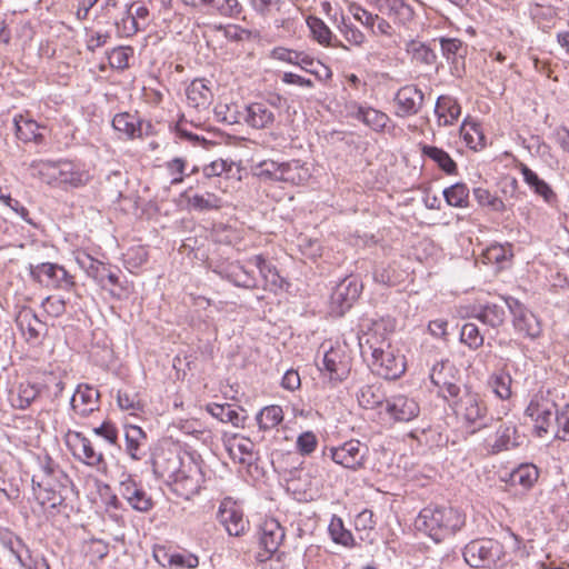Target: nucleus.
<instances>
[{
    "label": "nucleus",
    "instance_id": "nucleus-1",
    "mask_svg": "<svg viewBox=\"0 0 569 569\" xmlns=\"http://www.w3.org/2000/svg\"><path fill=\"white\" fill-rule=\"evenodd\" d=\"M396 329V319L386 316L375 319L368 331L359 338L362 356L370 353L369 367L387 380L400 378L406 371L405 356L391 347L389 336Z\"/></svg>",
    "mask_w": 569,
    "mask_h": 569
},
{
    "label": "nucleus",
    "instance_id": "nucleus-2",
    "mask_svg": "<svg viewBox=\"0 0 569 569\" xmlns=\"http://www.w3.org/2000/svg\"><path fill=\"white\" fill-rule=\"evenodd\" d=\"M416 528L436 542L452 537L465 525V516L448 506H427L416 519Z\"/></svg>",
    "mask_w": 569,
    "mask_h": 569
},
{
    "label": "nucleus",
    "instance_id": "nucleus-3",
    "mask_svg": "<svg viewBox=\"0 0 569 569\" xmlns=\"http://www.w3.org/2000/svg\"><path fill=\"white\" fill-rule=\"evenodd\" d=\"M458 419L470 430V433L488 427L489 417L488 407L481 395L466 388L465 392L449 403Z\"/></svg>",
    "mask_w": 569,
    "mask_h": 569
},
{
    "label": "nucleus",
    "instance_id": "nucleus-4",
    "mask_svg": "<svg viewBox=\"0 0 569 569\" xmlns=\"http://www.w3.org/2000/svg\"><path fill=\"white\" fill-rule=\"evenodd\" d=\"M28 270L31 279L46 288L71 291L76 287L74 276L61 264L53 262L30 263Z\"/></svg>",
    "mask_w": 569,
    "mask_h": 569
},
{
    "label": "nucleus",
    "instance_id": "nucleus-5",
    "mask_svg": "<svg viewBox=\"0 0 569 569\" xmlns=\"http://www.w3.org/2000/svg\"><path fill=\"white\" fill-rule=\"evenodd\" d=\"M204 482V473L200 462L193 457H187L184 467L178 472L177 477L169 480V487L179 497L189 500L199 493Z\"/></svg>",
    "mask_w": 569,
    "mask_h": 569
},
{
    "label": "nucleus",
    "instance_id": "nucleus-6",
    "mask_svg": "<svg viewBox=\"0 0 569 569\" xmlns=\"http://www.w3.org/2000/svg\"><path fill=\"white\" fill-rule=\"evenodd\" d=\"M502 546L492 539L469 542L463 549V559L472 569H490L500 559Z\"/></svg>",
    "mask_w": 569,
    "mask_h": 569
},
{
    "label": "nucleus",
    "instance_id": "nucleus-7",
    "mask_svg": "<svg viewBox=\"0 0 569 569\" xmlns=\"http://www.w3.org/2000/svg\"><path fill=\"white\" fill-rule=\"evenodd\" d=\"M429 377L432 385L439 389V396L446 401H449V398H458L460 395L459 370L450 360L437 361L431 367Z\"/></svg>",
    "mask_w": 569,
    "mask_h": 569
},
{
    "label": "nucleus",
    "instance_id": "nucleus-8",
    "mask_svg": "<svg viewBox=\"0 0 569 569\" xmlns=\"http://www.w3.org/2000/svg\"><path fill=\"white\" fill-rule=\"evenodd\" d=\"M329 455L332 461L345 468L358 470L365 467L369 448L359 440L351 439L339 447H331Z\"/></svg>",
    "mask_w": 569,
    "mask_h": 569
},
{
    "label": "nucleus",
    "instance_id": "nucleus-9",
    "mask_svg": "<svg viewBox=\"0 0 569 569\" xmlns=\"http://www.w3.org/2000/svg\"><path fill=\"white\" fill-rule=\"evenodd\" d=\"M187 457L192 456L173 448L160 449L152 460L153 473L169 485V480L177 477L184 467Z\"/></svg>",
    "mask_w": 569,
    "mask_h": 569
},
{
    "label": "nucleus",
    "instance_id": "nucleus-10",
    "mask_svg": "<svg viewBox=\"0 0 569 569\" xmlns=\"http://www.w3.org/2000/svg\"><path fill=\"white\" fill-rule=\"evenodd\" d=\"M218 521L224 527L226 531L233 537L242 536L249 527L242 510L232 498H224L218 508Z\"/></svg>",
    "mask_w": 569,
    "mask_h": 569
},
{
    "label": "nucleus",
    "instance_id": "nucleus-11",
    "mask_svg": "<svg viewBox=\"0 0 569 569\" xmlns=\"http://www.w3.org/2000/svg\"><path fill=\"white\" fill-rule=\"evenodd\" d=\"M362 286L357 279L349 277L339 282L330 296L331 312L343 316L359 298Z\"/></svg>",
    "mask_w": 569,
    "mask_h": 569
},
{
    "label": "nucleus",
    "instance_id": "nucleus-12",
    "mask_svg": "<svg viewBox=\"0 0 569 569\" xmlns=\"http://www.w3.org/2000/svg\"><path fill=\"white\" fill-rule=\"evenodd\" d=\"M506 303L512 315L515 330L530 339L538 338L541 333L538 318L515 298H507Z\"/></svg>",
    "mask_w": 569,
    "mask_h": 569
},
{
    "label": "nucleus",
    "instance_id": "nucleus-13",
    "mask_svg": "<svg viewBox=\"0 0 569 569\" xmlns=\"http://www.w3.org/2000/svg\"><path fill=\"white\" fill-rule=\"evenodd\" d=\"M526 413L535 421V430L539 437L557 433V406L549 402L531 401Z\"/></svg>",
    "mask_w": 569,
    "mask_h": 569
},
{
    "label": "nucleus",
    "instance_id": "nucleus-14",
    "mask_svg": "<svg viewBox=\"0 0 569 569\" xmlns=\"http://www.w3.org/2000/svg\"><path fill=\"white\" fill-rule=\"evenodd\" d=\"M497 421L499 425L496 429L493 440H487L489 452L499 453L520 447L523 443L526 437L519 433L516 422L502 419H498Z\"/></svg>",
    "mask_w": 569,
    "mask_h": 569
},
{
    "label": "nucleus",
    "instance_id": "nucleus-15",
    "mask_svg": "<svg viewBox=\"0 0 569 569\" xmlns=\"http://www.w3.org/2000/svg\"><path fill=\"white\" fill-rule=\"evenodd\" d=\"M119 495L136 511L148 512L153 508V500L150 495L138 483L132 476L123 475L119 483Z\"/></svg>",
    "mask_w": 569,
    "mask_h": 569
},
{
    "label": "nucleus",
    "instance_id": "nucleus-16",
    "mask_svg": "<svg viewBox=\"0 0 569 569\" xmlns=\"http://www.w3.org/2000/svg\"><path fill=\"white\" fill-rule=\"evenodd\" d=\"M383 411L397 422H409L420 413V406L415 398L399 393L386 399Z\"/></svg>",
    "mask_w": 569,
    "mask_h": 569
},
{
    "label": "nucleus",
    "instance_id": "nucleus-17",
    "mask_svg": "<svg viewBox=\"0 0 569 569\" xmlns=\"http://www.w3.org/2000/svg\"><path fill=\"white\" fill-rule=\"evenodd\" d=\"M396 116L407 118L418 114L425 103L423 92L413 84L401 87L396 96Z\"/></svg>",
    "mask_w": 569,
    "mask_h": 569
},
{
    "label": "nucleus",
    "instance_id": "nucleus-18",
    "mask_svg": "<svg viewBox=\"0 0 569 569\" xmlns=\"http://www.w3.org/2000/svg\"><path fill=\"white\" fill-rule=\"evenodd\" d=\"M153 558L163 568L180 567L196 569L199 566V558L196 555L187 550L178 551L164 546L153 548Z\"/></svg>",
    "mask_w": 569,
    "mask_h": 569
},
{
    "label": "nucleus",
    "instance_id": "nucleus-19",
    "mask_svg": "<svg viewBox=\"0 0 569 569\" xmlns=\"http://www.w3.org/2000/svg\"><path fill=\"white\" fill-rule=\"evenodd\" d=\"M72 411L86 418L99 410L100 392L89 385H79L70 399Z\"/></svg>",
    "mask_w": 569,
    "mask_h": 569
},
{
    "label": "nucleus",
    "instance_id": "nucleus-20",
    "mask_svg": "<svg viewBox=\"0 0 569 569\" xmlns=\"http://www.w3.org/2000/svg\"><path fill=\"white\" fill-rule=\"evenodd\" d=\"M16 322L26 340L32 345H39L41 337L47 332V326L42 322L37 313L28 307L22 308L17 317Z\"/></svg>",
    "mask_w": 569,
    "mask_h": 569
},
{
    "label": "nucleus",
    "instance_id": "nucleus-21",
    "mask_svg": "<svg viewBox=\"0 0 569 569\" xmlns=\"http://www.w3.org/2000/svg\"><path fill=\"white\" fill-rule=\"evenodd\" d=\"M247 263L254 266L264 281L263 289L272 292L282 290L288 282L281 277L276 268L269 260L262 254H256L247 259Z\"/></svg>",
    "mask_w": 569,
    "mask_h": 569
},
{
    "label": "nucleus",
    "instance_id": "nucleus-22",
    "mask_svg": "<svg viewBox=\"0 0 569 569\" xmlns=\"http://www.w3.org/2000/svg\"><path fill=\"white\" fill-rule=\"evenodd\" d=\"M64 166H67V163L47 160L33 161L31 163L32 176L38 177L48 184L67 182L74 184V180L72 178H68L67 172L63 169Z\"/></svg>",
    "mask_w": 569,
    "mask_h": 569
},
{
    "label": "nucleus",
    "instance_id": "nucleus-23",
    "mask_svg": "<svg viewBox=\"0 0 569 569\" xmlns=\"http://www.w3.org/2000/svg\"><path fill=\"white\" fill-rule=\"evenodd\" d=\"M322 363L331 381L342 382L350 373V360L339 349L330 348L326 351Z\"/></svg>",
    "mask_w": 569,
    "mask_h": 569
},
{
    "label": "nucleus",
    "instance_id": "nucleus-24",
    "mask_svg": "<svg viewBox=\"0 0 569 569\" xmlns=\"http://www.w3.org/2000/svg\"><path fill=\"white\" fill-rule=\"evenodd\" d=\"M286 537L284 528L274 518L266 519L261 526L260 545L268 557L277 553Z\"/></svg>",
    "mask_w": 569,
    "mask_h": 569
},
{
    "label": "nucleus",
    "instance_id": "nucleus-25",
    "mask_svg": "<svg viewBox=\"0 0 569 569\" xmlns=\"http://www.w3.org/2000/svg\"><path fill=\"white\" fill-rule=\"evenodd\" d=\"M377 9L393 19L396 23L406 26L413 20L415 10L406 0H375Z\"/></svg>",
    "mask_w": 569,
    "mask_h": 569
},
{
    "label": "nucleus",
    "instance_id": "nucleus-26",
    "mask_svg": "<svg viewBox=\"0 0 569 569\" xmlns=\"http://www.w3.org/2000/svg\"><path fill=\"white\" fill-rule=\"evenodd\" d=\"M219 274L239 288L256 289L258 280L254 274L246 269L239 261L224 266Z\"/></svg>",
    "mask_w": 569,
    "mask_h": 569
},
{
    "label": "nucleus",
    "instance_id": "nucleus-27",
    "mask_svg": "<svg viewBox=\"0 0 569 569\" xmlns=\"http://www.w3.org/2000/svg\"><path fill=\"white\" fill-rule=\"evenodd\" d=\"M124 450L132 460H141L147 453V433L138 426H124Z\"/></svg>",
    "mask_w": 569,
    "mask_h": 569
},
{
    "label": "nucleus",
    "instance_id": "nucleus-28",
    "mask_svg": "<svg viewBox=\"0 0 569 569\" xmlns=\"http://www.w3.org/2000/svg\"><path fill=\"white\" fill-rule=\"evenodd\" d=\"M40 385L24 381L10 389L8 399L13 408L24 410L40 396Z\"/></svg>",
    "mask_w": 569,
    "mask_h": 569
},
{
    "label": "nucleus",
    "instance_id": "nucleus-29",
    "mask_svg": "<svg viewBox=\"0 0 569 569\" xmlns=\"http://www.w3.org/2000/svg\"><path fill=\"white\" fill-rule=\"evenodd\" d=\"M73 455L88 466H99L103 462V455L97 451L92 442L81 432H74L72 436Z\"/></svg>",
    "mask_w": 569,
    "mask_h": 569
},
{
    "label": "nucleus",
    "instance_id": "nucleus-30",
    "mask_svg": "<svg viewBox=\"0 0 569 569\" xmlns=\"http://www.w3.org/2000/svg\"><path fill=\"white\" fill-rule=\"evenodd\" d=\"M274 113L264 102H252L246 108L244 121L256 129H266L273 124Z\"/></svg>",
    "mask_w": 569,
    "mask_h": 569
},
{
    "label": "nucleus",
    "instance_id": "nucleus-31",
    "mask_svg": "<svg viewBox=\"0 0 569 569\" xmlns=\"http://www.w3.org/2000/svg\"><path fill=\"white\" fill-rule=\"evenodd\" d=\"M435 113L439 126H452L461 114V107L455 98L440 96L436 102Z\"/></svg>",
    "mask_w": 569,
    "mask_h": 569
},
{
    "label": "nucleus",
    "instance_id": "nucleus-32",
    "mask_svg": "<svg viewBox=\"0 0 569 569\" xmlns=\"http://www.w3.org/2000/svg\"><path fill=\"white\" fill-rule=\"evenodd\" d=\"M351 116L365 123L372 130L380 132L383 131L389 121V117L375 108L356 104Z\"/></svg>",
    "mask_w": 569,
    "mask_h": 569
},
{
    "label": "nucleus",
    "instance_id": "nucleus-33",
    "mask_svg": "<svg viewBox=\"0 0 569 569\" xmlns=\"http://www.w3.org/2000/svg\"><path fill=\"white\" fill-rule=\"evenodd\" d=\"M470 317L476 318L491 328H499L505 322L506 311L502 306L497 303H486L483 306L473 307Z\"/></svg>",
    "mask_w": 569,
    "mask_h": 569
},
{
    "label": "nucleus",
    "instance_id": "nucleus-34",
    "mask_svg": "<svg viewBox=\"0 0 569 569\" xmlns=\"http://www.w3.org/2000/svg\"><path fill=\"white\" fill-rule=\"evenodd\" d=\"M0 542L9 555L14 557L19 565L26 569H31L29 549L24 546L22 540L14 536L11 531H3L0 533Z\"/></svg>",
    "mask_w": 569,
    "mask_h": 569
},
{
    "label": "nucleus",
    "instance_id": "nucleus-35",
    "mask_svg": "<svg viewBox=\"0 0 569 569\" xmlns=\"http://www.w3.org/2000/svg\"><path fill=\"white\" fill-rule=\"evenodd\" d=\"M310 178V171L300 160L281 162L280 181L291 184H302Z\"/></svg>",
    "mask_w": 569,
    "mask_h": 569
},
{
    "label": "nucleus",
    "instance_id": "nucleus-36",
    "mask_svg": "<svg viewBox=\"0 0 569 569\" xmlns=\"http://www.w3.org/2000/svg\"><path fill=\"white\" fill-rule=\"evenodd\" d=\"M358 403L365 409L382 408L386 403V397L378 385H365L356 393Z\"/></svg>",
    "mask_w": 569,
    "mask_h": 569
},
{
    "label": "nucleus",
    "instance_id": "nucleus-37",
    "mask_svg": "<svg viewBox=\"0 0 569 569\" xmlns=\"http://www.w3.org/2000/svg\"><path fill=\"white\" fill-rule=\"evenodd\" d=\"M112 127L127 139L141 136L140 120L129 112L117 113L112 119Z\"/></svg>",
    "mask_w": 569,
    "mask_h": 569
},
{
    "label": "nucleus",
    "instance_id": "nucleus-38",
    "mask_svg": "<svg viewBox=\"0 0 569 569\" xmlns=\"http://www.w3.org/2000/svg\"><path fill=\"white\" fill-rule=\"evenodd\" d=\"M422 156L432 160L445 173L447 174H456L457 173V163L452 160L448 152L443 149L422 144L421 146Z\"/></svg>",
    "mask_w": 569,
    "mask_h": 569
},
{
    "label": "nucleus",
    "instance_id": "nucleus-39",
    "mask_svg": "<svg viewBox=\"0 0 569 569\" xmlns=\"http://www.w3.org/2000/svg\"><path fill=\"white\" fill-rule=\"evenodd\" d=\"M187 98L193 108H207L212 100V92L203 80H193L187 88Z\"/></svg>",
    "mask_w": 569,
    "mask_h": 569
},
{
    "label": "nucleus",
    "instance_id": "nucleus-40",
    "mask_svg": "<svg viewBox=\"0 0 569 569\" xmlns=\"http://www.w3.org/2000/svg\"><path fill=\"white\" fill-rule=\"evenodd\" d=\"M16 136L19 140L29 142V141H42V134L39 132V124L31 119H27L23 116H16L13 119Z\"/></svg>",
    "mask_w": 569,
    "mask_h": 569
},
{
    "label": "nucleus",
    "instance_id": "nucleus-41",
    "mask_svg": "<svg viewBox=\"0 0 569 569\" xmlns=\"http://www.w3.org/2000/svg\"><path fill=\"white\" fill-rule=\"evenodd\" d=\"M521 173L523 180L535 190L536 193L541 196L548 203L556 199V193L550 186L540 179L538 174L525 164H521Z\"/></svg>",
    "mask_w": 569,
    "mask_h": 569
},
{
    "label": "nucleus",
    "instance_id": "nucleus-42",
    "mask_svg": "<svg viewBox=\"0 0 569 569\" xmlns=\"http://www.w3.org/2000/svg\"><path fill=\"white\" fill-rule=\"evenodd\" d=\"M460 133L470 149L478 150L486 146V137L480 126L476 122L465 120L460 128Z\"/></svg>",
    "mask_w": 569,
    "mask_h": 569
},
{
    "label": "nucleus",
    "instance_id": "nucleus-43",
    "mask_svg": "<svg viewBox=\"0 0 569 569\" xmlns=\"http://www.w3.org/2000/svg\"><path fill=\"white\" fill-rule=\"evenodd\" d=\"M446 202L456 208L469 206V189L465 183L458 182L443 190Z\"/></svg>",
    "mask_w": 569,
    "mask_h": 569
},
{
    "label": "nucleus",
    "instance_id": "nucleus-44",
    "mask_svg": "<svg viewBox=\"0 0 569 569\" xmlns=\"http://www.w3.org/2000/svg\"><path fill=\"white\" fill-rule=\"evenodd\" d=\"M300 68L313 74L321 82H327L332 78V71L328 66L307 53L300 59Z\"/></svg>",
    "mask_w": 569,
    "mask_h": 569
},
{
    "label": "nucleus",
    "instance_id": "nucleus-45",
    "mask_svg": "<svg viewBox=\"0 0 569 569\" xmlns=\"http://www.w3.org/2000/svg\"><path fill=\"white\" fill-rule=\"evenodd\" d=\"M257 422L262 430H270L276 428L283 420V411L280 406L264 407L257 415Z\"/></svg>",
    "mask_w": 569,
    "mask_h": 569
},
{
    "label": "nucleus",
    "instance_id": "nucleus-46",
    "mask_svg": "<svg viewBox=\"0 0 569 569\" xmlns=\"http://www.w3.org/2000/svg\"><path fill=\"white\" fill-rule=\"evenodd\" d=\"M538 479V470L532 465H521L510 475L511 485H519L523 489H529Z\"/></svg>",
    "mask_w": 569,
    "mask_h": 569
},
{
    "label": "nucleus",
    "instance_id": "nucleus-47",
    "mask_svg": "<svg viewBox=\"0 0 569 569\" xmlns=\"http://www.w3.org/2000/svg\"><path fill=\"white\" fill-rule=\"evenodd\" d=\"M201 4L212 8L218 14L237 18L242 12V6L238 0H199Z\"/></svg>",
    "mask_w": 569,
    "mask_h": 569
},
{
    "label": "nucleus",
    "instance_id": "nucleus-48",
    "mask_svg": "<svg viewBox=\"0 0 569 569\" xmlns=\"http://www.w3.org/2000/svg\"><path fill=\"white\" fill-rule=\"evenodd\" d=\"M407 52L412 56V59L417 62L431 66L436 62L437 56L432 49L420 41L411 40L407 44Z\"/></svg>",
    "mask_w": 569,
    "mask_h": 569
},
{
    "label": "nucleus",
    "instance_id": "nucleus-49",
    "mask_svg": "<svg viewBox=\"0 0 569 569\" xmlns=\"http://www.w3.org/2000/svg\"><path fill=\"white\" fill-rule=\"evenodd\" d=\"M328 531L331 539L336 543H340L345 547L351 546L353 543L352 533L345 528L342 519L336 515L331 518Z\"/></svg>",
    "mask_w": 569,
    "mask_h": 569
},
{
    "label": "nucleus",
    "instance_id": "nucleus-50",
    "mask_svg": "<svg viewBox=\"0 0 569 569\" xmlns=\"http://www.w3.org/2000/svg\"><path fill=\"white\" fill-rule=\"evenodd\" d=\"M307 26L309 27L312 37L320 44L331 46L332 32L329 27L318 17L310 16L307 18Z\"/></svg>",
    "mask_w": 569,
    "mask_h": 569
},
{
    "label": "nucleus",
    "instance_id": "nucleus-51",
    "mask_svg": "<svg viewBox=\"0 0 569 569\" xmlns=\"http://www.w3.org/2000/svg\"><path fill=\"white\" fill-rule=\"evenodd\" d=\"M253 12L266 19L272 14L273 11L281 12L287 4V0H247Z\"/></svg>",
    "mask_w": 569,
    "mask_h": 569
},
{
    "label": "nucleus",
    "instance_id": "nucleus-52",
    "mask_svg": "<svg viewBox=\"0 0 569 569\" xmlns=\"http://www.w3.org/2000/svg\"><path fill=\"white\" fill-rule=\"evenodd\" d=\"M208 412L222 422H230L238 427L242 420L240 415L230 405L213 403L208 406Z\"/></svg>",
    "mask_w": 569,
    "mask_h": 569
},
{
    "label": "nucleus",
    "instance_id": "nucleus-53",
    "mask_svg": "<svg viewBox=\"0 0 569 569\" xmlns=\"http://www.w3.org/2000/svg\"><path fill=\"white\" fill-rule=\"evenodd\" d=\"M460 341L471 350H477L483 345V336L477 325L467 322L461 328Z\"/></svg>",
    "mask_w": 569,
    "mask_h": 569
},
{
    "label": "nucleus",
    "instance_id": "nucleus-54",
    "mask_svg": "<svg viewBox=\"0 0 569 569\" xmlns=\"http://www.w3.org/2000/svg\"><path fill=\"white\" fill-rule=\"evenodd\" d=\"M511 382L512 379L508 373L493 375L489 380L493 393L501 400L511 397Z\"/></svg>",
    "mask_w": 569,
    "mask_h": 569
},
{
    "label": "nucleus",
    "instance_id": "nucleus-55",
    "mask_svg": "<svg viewBox=\"0 0 569 569\" xmlns=\"http://www.w3.org/2000/svg\"><path fill=\"white\" fill-rule=\"evenodd\" d=\"M117 402L120 409L131 411V413L142 411L143 409V403L139 399L138 393L132 391L119 390L117 395Z\"/></svg>",
    "mask_w": 569,
    "mask_h": 569
},
{
    "label": "nucleus",
    "instance_id": "nucleus-56",
    "mask_svg": "<svg viewBox=\"0 0 569 569\" xmlns=\"http://www.w3.org/2000/svg\"><path fill=\"white\" fill-rule=\"evenodd\" d=\"M32 482V489L37 491V489L44 491L46 493H52V497H44L48 502H51V506L54 507L56 505L60 503L62 498L61 496L54 490L53 488V480L52 479H46L44 477L40 476H32L31 479Z\"/></svg>",
    "mask_w": 569,
    "mask_h": 569
},
{
    "label": "nucleus",
    "instance_id": "nucleus-57",
    "mask_svg": "<svg viewBox=\"0 0 569 569\" xmlns=\"http://www.w3.org/2000/svg\"><path fill=\"white\" fill-rule=\"evenodd\" d=\"M473 196L480 206L489 207L493 211H502L505 209L503 201L491 194L487 189L475 188Z\"/></svg>",
    "mask_w": 569,
    "mask_h": 569
},
{
    "label": "nucleus",
    "instance_id": "nucleus-58",
    "mask_svg": "<svg viewBox=\"0 0 569 569\" xmlns=\"http://www.w3.org/2000/svg\"><path fill=\"white\" fill-rule=\"evenodd\" d=\"M281 162L263 160L256 166V174L260 178L280 181Z\"/></svg>",
    "mask_w": 569,
    "mask_h": 569
},
{
    "label": "nucleus",
    "instance_id": "nucleus-59",
    "mask_svg": "<svg viewBox=\"0 0 569 569\" xmlns=\"http://www.w3.org/2000/svg\"><path fill=\"white\" fill-rule=\"evenodd\" d=\"M133 50L131 47H118L108 54L109 64L112 68L126 69L129 66V58Z\"/></svg>",
    "mask_w": 569,
    "mask_h": 569
},
{
    "label": "nucleus",
    "instance_id": "nucleus-60",
    "mask_svg": "<svg viewBox=\"0 0 569 569\" xmlns=\"http://www.w3.org/2000/svg\"><path fill=\"white\" fill-rule=\"evenodd\" d=\"M349 12L363 27L368 28L369 30L373 29L377 14L369 12L367 9L357 3H351L349 6Z\"/></svg>",
    "mask_w": 569,
    "mask_h": 569
},
{
    "label": "nucleus",
    "instance_id": "nucleus-61",
    "mask_svg": "<svg viewBox=\"0 0 569 569\" xmlns=\"http://www.w3.org/2000/svg\"><path fill=\"white\" fill-rule=\"evenodd\" d=\"M219 199L211 193H208L207 197L201 194H194L189 198V204L193 209L198 210H210L219 208Z\"/></svg>",
    "mask_w": 569,
    "mask_h": 569
},
{
    "label": "nucleus",
    "instance_id": "nucleus-62",
    "mask_svg": "<svg viewBox=\"0 0 569 569\" xmlns=\"http://www.w3.org/2000/svg\"><path fill=\"white\" fill-rule=\"evenodd\" d=\"M296 445L299 453L306 456L316 450L318 439L313 432L306 431L298 437Z\"/></svg>",
    "mask_w": 569,
    "mask_h": 569
},
{
    "label": "nucleus",
    "instance_id": "nucleus-63",
    "mask_svg": "<svg viewBox=\"0 0 569 569\" xmlns=\"http://www.w3.org/2000/svg\"><path fill=\"white\" fill-rule=\"evenodd\" d=\"M41 306L49 316L54 318H58L66 312V300L59 297L49 296L43 299Z\"/></svg>",
    "mask_w": 569,
    "mask_h": 569
},
{
    "label": "nucleus",
    "instance_id": "nucleus-64",
    "mask_svg": "<svg viewBox=\"0 0 569 569\" xmlns=\"http://www.w3.org/2000/svg\"><path fill=\"white\" fill-rule=\"evenodd\" d=\"M557 426L556 438L569 439V405H566L560 411L557 409Z\"/></svg>",
    "mask_w": 569,
    "mask_h": 569
}]
</instances>
